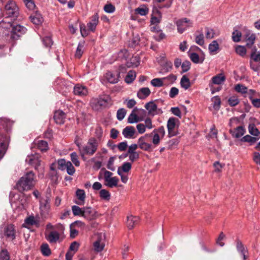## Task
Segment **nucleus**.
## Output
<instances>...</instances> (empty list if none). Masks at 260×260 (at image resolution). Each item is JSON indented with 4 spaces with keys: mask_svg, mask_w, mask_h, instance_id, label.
<instances>
[{
    "mask_svg": "<svg viewBox=\"0 0 260 260\" xmlns=\"http://www.w3.org/2000/svg\"><path fill=\"white\" fill-rule=\"evenodd\" d=\"M35 174L29 171L25 174L18 181L16 187L19 191H27L32 188L36 182Z\"/></svg>",
    "mask_w": 260,
    "mask_h": 260,
    "instance_id": "nucleus-1",
    "label": "nucleus"
},
{
    "mask_svg": "<svg viewBox=\"0 0 260 260\" xmlns=\"http://www.w3.org/2000/svg\"><path fill=\"white\" fill-rule=\"evenodd\" d=\"M19 14V9L15 2L9 1L5 7L4 12L0 13V19L5 16L6 18H11L15 19Z\"/></svg>",
    "mask_w": 260,
    "mask_h": 260,
    "instance_id": "nucleus-2",
    "label": "nucleus"
},
{
    "mask_svg": "<svg viewBox=\"0 0 260 260\" xmlns=\"http://www.w3.org/2000/svg\"><path fill=\"white\" fill-rule=\"evenodd\" d=\"M76 144L79 147L82 156L84 155H92L96 152L98 146L97 141L93 138L90 139L87 143L82 148L79 143H77Z\"/></svg>",
    "mask_w": 260,
    "mask_h": 260,
    "instance_id": "nucleus-3",
    "label": "nucleus"
},
{
    "mask_svg": "<svg viewBox=\"0 0 260 260\" xmlns=\"http://www.w3.org/2000/svg\"><path fill=\"white\" fill-rule=\"evenodd\" d=\"M111 98L108 95L100 96L98 98L93 99L90 105L94 110H99L106 108L110 103Z\"/></svg>",
    "mask_w": 260,
    "mask_h": 260,
    "instance_id": "nucleus-4",
    "label": "nucleus"
},
{
    "mask_svg": "<svg viewBox=\"0 0 260 260\" xmlns=\"http://www.w3.org/2000/svg\"><path fill=\"white\" fill-rule=\"evenodd\" d=\"M40 213L42 217L48 218L50 215V199L48 196L42 197L39 201Z\"/></svg>",
    "mask_w": 260,
    "mask_h": 260,
    "instance_id": "nucleus-5",
    "label": "nucleus"
},
{
    "mask_svg": "<svg viewBox=\"0 0 260 260\" xmlns=\"http://www.w3.org/2000/svg\"><path fill=\"white\" fill-rule=\"evenodd\" d=\"M166 134L165 128L163 126L154 129L151 135L152 136V144L153 147H156L159 145L160 140L162 139Z\"/></svg>",
    "mask_w": 260,
    "mask_h": 260,
    "instance_id": "nucleus-6",
    "label": "nucleus"
},
{
    "mask_svg": "<svg viewBox=\"0 0 260 260\" xmlns=\"http://www.w3.org/2000/svg\"><path fill=\"white\" fill-rule=\"evenodd\" d=\"M58 169L61 171L66 170L70 175H73L75 172V169L70 161H67L64 159H59L57 160Z\"/></svg>",
    "mask_w": 260,
    "mask_h": 260,
    "instance_id": "nucleus-7",
    "label": "nucleus"
},
{
    "mask_svg": "<svg viewBox=\"0 0 260 260\" xmlns=\"http://www.w3.org/2000/svg\"><path fill=\"white\" fill-rule=\"evenodd\" d=\"M145 108L148 111V114L151 116H154L155 115L160 114L162 113L161 109L157 108V106L154 101H150L146 103L145 105Z\"/></svg>",
    "mask_w": 260,
    "mask_h": 260,
    "instance_id": "nucleus-8",
    "label": "nucleus"
},
{
    "mask_svg": "<svg viewBox=\"0 0 260 260\" xmlns=\"http://www.w3.org/2000/svg\"><path fill=\"white\" fill-rule=\"evenodd\" d=\"M112 173L111 172L105 171L104 172V180L105 185L110 188L116 186L118 182V179L116 177H112Z\"/></svg>",
    "mask_w": 260,
    "mask_h": 260,
    "instance_id": "nucleus-9",
    "label": "nucleus"
},
{
    "mask_svg": "<svg viewBox=\"0 0 260 260\" xmlns=\"http://www.w3.org/2000/svg\"><path fill=\"white\" fill-rule=\"evenodd\" d=\"M178 31L180 34L183 33L185 30L191 26V22L187 18H182L177 20L176 22Z\"/></svg>",
    "mask_w": 260,
    "mask_h": 260,
    "instance_id": "nucleus-10",
    "label": "nucleus"
},
{
    "mask_svg": "<svg viewBox=\"0 0 260 260\" xmlns=\"http://www.w3.org/2000/svg\"><path fill=\"white\" fill-rule=\"evenodd\" d=\"M46 240L50 243L54 244L60 242L63 238L61 235L56 231H51L46 236Z\"/></svg>",
    "mask_w": 260,
    "mask_h": 260,
    "instance_id": "nucleus-11",
    "label": "nucleus"
},
{
    "mask_svg": "<svg viewBox=\"0 0 260 260\" xmlns=\"http://www.w3.org/2000/svg\"><path fill=\"white\" fill-rule=\"evenodd\" d=\"M147 135L141 137L138 140V147L140 149L147 151H150L153 148V145L151 143H147L146 141V138Z\"/></svg>",
    "mask_w": 260,
    "mask_h": 260,
    "instance_id": "nucleus-12",
    "label": "nucleus"
},
{
    "mask_svg": "<svg viewBox=\"0 0 260 260\" xmlns=\"http://www.w3.org/2000/svg\"><path fill=\"white\" fill-rule=\"evenodd\" d=\"M25 161L28 164L34 166L35 169H37V166H39L41 164L40 155L37 153L28 155L25 159Z\"/></svg>",
    "mask_w": 260,
    "mask_h": 260,
    "instance_id": "nucleus-13",
    "label": "nucleus"
},
{
    "mask_svg": "<svg viewBox=\"0 0 260 260\" xmlns=\"http://www.w3.org/2000/svg\"><path fill=\"white\" fill-rule=\"evenodd\" d=\"M98 239L93 243L94 249L97 252L102 251L105 246L104 240L105 238L104 233H100L98 235Z\"/></svg>",
    "mask_w": 260,
    "mask_h": 260,
    "instance_id": "nucleus-14",
    "label": "nucleus"
},
{
    "mask_svg": "<svg viewBox=\"0 0 260 260\" xmlns=\"http://www.w3.org/2000/svg\"><path fill=\"white\" fill-rule=\"evenodd\" d=\"M26 28L22 25H16L13 26L11 30V37L17 39L19 36L24 34L26 31Z\"/></svg>",
    "mask_w": 260,
    "mask_h": 260,
    "instance_id": "nucleus-15",
    "label": "nucleus"
},
{
    "mask_svg": "<svg viewBox=\"0 0 260 260\" xmlns=\"http://www.w3.org/2000/svg\"><path fill=\"white\" fill-rule=\"evenodd\" d=\"M83 211L82 217L88 220H93L97 217L96 212L91 207H84Z\"/></svg>",
    "mask_w": 260,
    "mask_h": 260,
    "instance_id": "nucleus-16",
    "label": "nucleus"
},
{
    "mask_svg": "<svg viewBox=\"0 0 260 260\" xmlns=\"http://www.w3.org/2000/svg\"><path fill=\"white\" fill-rule=\"evenodd\" d=\"M162 15L160 11L156 8L153 7L152 9L151 23L153 25H157L160 22Z\"/></svg>",
    "mask_w": 260,
    "mask_h": 260,
    "instance_id": "nucleus-17",
    "label": "nucleus"
},
{
    "mask_svg": "<svg viewBox=\"0 0 260 260\" xmlns=\"http://www.w3.org/2000/svg\"><path fill=\"white\" fill-rule=\"evenodd\" d=\"M12 24L10 22L2 20L0 22V36H4L9 34L11 32Z\"/></svg>",
    "mask_w": 260,
    "mask_h": 260,
    "instance_id": "nucleus-18",
    "label": "nucleus"
},
{
    "mask_svg": "<svg viewBox=\"0 0 260 260\" xmlns=\"http://www.w3.org/2000/svg\"><path fill=\"white\" fill-rule=\"evenodd\" d=\"M73 92L76 95L84 96L88 94V90L86 86L77 84L75 85Z\"/></svg>",
    "mask_w": 260,
    "mask_h": 260,
    "instance_id": "nucleus-19",
    "label": "nucleus"
},
{
    "mask_svg": "<svg viewBox=\"0 0 260 260\" xmlns=\"http://www.w3.org/2000/svg\"><path fill=\"white\" fill-rule=\"evenodd\" d=\"M176 120V119L174 117H171L168 120L167 128L168 131V136L169 137H172L177 135V133L175 131Z\"/></svg>",
    "mask_w": 260,
    "mask_h": 260,
    "instance_id": "nucleus-20",
    "label": "nucleus"
},
{
    "mask_svg": "<svg viewBox=\"0 0 260 260\" xmlns=\"http://www.w3.org/2000/svg\"><path fill=\"white\" fill-rule=\"evenodd\" d=\"M122 135L126 139L135 138V135L136 131L135 127L133 126H127L122 130Z\"/></svg>",
    "mask_w": 260,
    "mask_h": 260,
    "instance_id": "nucleus-21",
    "label": "nucleus"
},
{
    "mask_svg": "<svg viewBox=\"0 0 260 260\" xmlns=\"http://www.w3.org/2000/svg\"><path fill=\"white\" fill-rule=\"evenodd\" d=\"M76 196L78 200L75 203L78 205H83L85 203L86 194L83 189H78L76 191Z\"/></svg>",
    "mask_w": 260,
    "mask_h": 260,
    "instance_id": "nucleus-22",
    "label": "nucleus"
},
{
    "mask_svg": "<svg viewBox=\"0 0 260 260\" xmlns=\"http://www.w3.org/2000/svg\"><path fill=\"white\" fill-rule=\"evenodd\" d=\"M246 133V129L243 126H239L235 128L234 130H230V133L233 137L235 138H241Z\"/></svg>",
    "mask_w": 260,
    "mask_h": 260,
    "instance_id": "nucleus-23",
    "label": "nucleus"
},
{
    "mask_svg": "<svg viewBox=\"0 0 260 260\" xmlns=\"http://www.w3.org/2000/svg\"><path fill=\"white\" fill-rule=\"evenodd\" d=\"M138 108L137 107L135 108L128 116L127 118V122L128 123H136L142 120V119L137 115L136 112Z\"/></svg>",
    "mask_w": 260,
    "mask_h": 260,
    "instance_id": "nucleus-24",
    "label": "nucleus"
},
{
    "mask_svg": "<svg viewBox=\"0 0 260 260\" xmlns=\"http://www.w3.org/2000/svg\"><path fill=\"white\" fill-rule=\"evenodd\" d=\"M246 31L245 34V39L246 40L247 43L246 46L248 47L251 46L253 44L255 40V36L254 34L252 33L250 30L246 28H244Z\"/></svg>",
    "mask_w": 260,
    "mask_h": 260,
    "instance_id": "nucleus-25",
    "label": "nucleus"
},
{
    "mask_svg": "<svg viewBox=\"0 0 260 260\" xmlns=\"http://www.w3.org/2000/svg\"><path fill=\"white\" fill-rule=\"evenodd\" d=\"M34 145L42 152L46 151L49 148L48 143L42 140H35L34 142Z\"/></svg>",
    "mask_w": 260,
    "mask_h": 260,
    "instance_id": "nucleus-26",
    "label": "nucleus"
},
{
    "mask_svg": "<svg viewBox=\"0 0 260 260\" xmlns=\"http://www.w3.org/2000/svg\"><path fill=\"white\" fill-rule=\"evenodd\" d=\"M139 221V217L138 216H134L133 215L128 216L127 217L126 224L127 228L131 230L134 228Z\"/></svg>",
    "mask_w": 260,
    "mask_h": 260,
    "instance_id": "nucleus-27",
    "label": "nucleus"
},
{
    "mask_svg": "<svg viewBox=\"0 0 260 260\" xmlns=\"http://www.w3.org/2000/svg\"><path fill=\"white\" fill-rule=\"evenodd\" d=\"M5 235L9 239L13 240L15 238V230L13 225L10 224L5 229Z\"/></svg>",
    "mask_w": 260,
    "mask_h": 260,
    "instance_id": "nucleus-28",
    "label": "nucleus"
},
{
    "mask_svg": "<svg viewBox=\"0 0 260 260\" xmlns=\"http://www.w3.org/2000/svg\"><path fill=\"white\" fill-rule=\"evenodd\" d=\"M65 117V113L61 110L56 111L54 113V119L55 122L57 124H60L63 123Z\"/></svg>",
    "mask_w": 260,
    "mask_h": 260,
    "instance_id": "nucleus-29",
    "label": "nucleus"
},
{
    "mask_svg": "<svg viewBox=\"0 0 260 260\" xmlns=\"http://www.w3.org/2000/svg\"><path fill=\"white\" fill-rule=\"evenodd\" d=\"M99 22V16L98 14H95L91 18V20L87 23L88 29L93 32L96 28V25Z\"/></svg>",
    "mask_w": 260,
    "mask_h": 260,
    "instance_id": "nucleus-30",
    "label": "nucleus"
},
{
    "mask_svg": "<svg viewBox=\"0 0 260 260\" xmlns=\"http://www.w3.org/2000/svg\"><path fill=\"white\" fill-rule=\"evenodd\" d=\"M106 78L109 83L115 84L119 81V74L108 72L106 74Z\"/></svg>",
    "mask_w": 260,
    "mask_h": 260,
    "instance_id": "nucleus-31",
    "label": "nucleus"
},
{
    "mask_svg": "<svg viewBox=\"0 0 260 260\" xmlns=\"http://www.w3.org/2000/svg\"><path fill=\"white\" fill-rule=\"evenodd\" d=\"M151 91L148 87L140 88L137 92V96L141 100H144L150 94Z\"/></svg>",
    "mask_w": 260,
    "mask_h": 260,
    "instance_id": "nucleus-32",
    "label": "nucleus"
},
{
    "mask_svg": "<svg viewBox=\"0 0 260 260\" xmlns=\"http://www.w3.org/2000/svg\"><path fill=\"white\" fill-rule=\"evenodd\" d=\"M225 80V77L222 74H219L212 78V82L210 84L220 85L223 83Z\"/></svg>",
    "mask_w": 260,
    "mask_h": 260,
    "instance_id": "nucleus-33",
    "label": "nucleus"
},
{
    "mask_svg": "<svg viewBox=\"0 0 260 260\" xmlns=\"http://www.w3.org/2000/svg\"><path fill=\"white\" fill-rule=\"evenodd\" d=\"M31 21L35 25H40L43 22V18L40 13H36L30 15Z\"/></svg>",
    "mask_w": 260,
    "mask_h": 260,
    "instance_id": "nucleus-34",
    "label": "nucleus"
},
{
    "mask_svg": "<svg viewBox=\"0 0 260 260\" xmlns=\"http://www.w3.org/2000/svg\"><path fill=\"white\" fill-rule=\"evenodd\" d=\"M219 49V46L217 40H214L209 44L208 49L211 54H215Z\"/></svg>",
    "mask_w": 260,
    "mask_h": 260,
    "instance_id": "nucleus-35",
    "label": "nucleus"
},
{
    "mask_svg": "<svg viewBox=\"0 0 260 260\" xmlns=\"http://www.w3.org/2000/svg\"><path fill=\"white\" fill-rule=\"evenodd\" d=\"M188 55L191 60L194 63H201L204 61V58H200L196 53L189 52Z\"/></svg>",
    "mask_w": 260,
    "mask_h": 260,
    "instance_id": "nucleus-36",
    "label": "nucleus"
},
{
    "mask_svg": "<svg viewBox=\"0 0 260 260\" xmlns=\"http://www.w3.org/2000/svg\"><path fill=\"white\" fill-rule=\"evenodd\" d=\"M248 130L249 133L251 136L258 137L260 135V132L253 123H250L248 124Z\"/></svg>",
    "mask_w": 260,
    "mask_h": 260,
    "instance_id": "nucleus-37",
    "label": "nucleus"
},
{
    "mask_svg": "<svg viewBox=\"0 0 260 260\" xmlns=\"http://www.w3.org/2000/svg\"><path fill=\"white\" fill-rule=\"evenodd\" d=\"M257 140V139L256 138L252 137L249 135H246L242 137L240 139L241 142H247L250 145H252L253 144H254Z\"/></svg>",
    "mask_w": 260,
    "mask_h": 260,
    "instance_id": "nucleus-38",
    "label": "nucleus"
},
{
    "mask_svg": "<svg viewBox=\"0 0 260 260\" xmlns=\"http://www.w3.org/2000/svg\"><path fill=\"white\" fill-rule=\"evenodd\" d=\"M135 13L141 16H146L148 14L149 8L146 5H142L135 10Z\"/></svg>",
    "mask_w": 260,
    "mask_h": 260,
    "instance_id": "nucleus-39",
    "label": "nucleus"
},
{
    "mask_svg": "<svg viewBox=\"0 0 260 260\" xmlns=\"http://www.w3.org/2000/svg\"><path fill=\"white\" fill-rule=\"evenodd\" d=\"M84 42L79 43L75 54L76 58H80L82 56L84 50Z\"/></svg>",
    "mask_w": 260,
    "mask_h": 260,
    "instance_id": "nucleus-40",
    "label": "nucleus"
},
{
    "mask_svg": "<svg viewBox=\"0 0 260 260\" xmlns=\"http://www.w3.org/2000/svg\"><path fill=\"white\" fill-rule=\"evenodd\" d=\"M250 58L255 62H260V51H257L255 47L252 49Z\"/></svg>",
    "mask_w": 260,
    "mask_h": 260,
    "instance_id": "nucleus-41",
    "label": "nucleus"
},
{
    "mask_svg": "<svg viewBox=\"0 0 260 260\" xmlns=\"http://www.w3.org/2000/svg\"><path fill=\"white\" fill-rule=\"evenodd\" d=\"M181 87L184 89H187L190 86V82L188 77L185 75L183 76L180 80Z\"/></svg>",
    "mask_w": 260,
    "mask_h": 260,
    "instance_id": "nucleus-42",
    "label": "nucleus"
},
{
    "mask_svg": "<svg viewBox=\"0 0 260 260\" xmlns=\"http://www.w3.org/2000/svg\"><path fill=\"white\" fill-rule=\"evenodd\" d=\"M162 78L164 82L165 86H168L169 85L173 84L176 80V76L173 74H170L168 76L164 77Z\"/></svg>",
    "mask_w": 260,
    "mask_h": 260,
    "instance_id": "nucleus-43",
    "label": "nucleus"
},
{
    "mask_svg": "<svg viewBox=\"0 0 260 260\" xmlns=\"http://www.w3.org/2000/svg\"><path fill=\"white\" fill-rule=\"evenodd\" d=\"M38 220L36 217L33 215H30L24 220V224L27 225H34L38 224Z\"/></svg>",
    "mask_w": 260,
    "mask_h": 260,
    "instance_id": "nucleus-44",
    "label": "nucleus"
},
{
    "mask_svg": "<svg viewBox=\"0 0 260 260\" xmlns=\"http://www.w3.org/2000/svg\"><path fill=\"white\" fill-rule=\"evenodd\" d=\"M213 103V107L215 110H218L220 108L221 100L219 96H215L211 99Z\"/></svg>",
    "mask_w": 260,
    "mask_h": 260,
    "instance_id": "nucleus-45",
    "label": "nucleus"
},
{
    "mask_svg": "<svg viewBox=\"0 0 260 260\" xmlns=\"http://www.w3.org/2000/svg\"><path fill=\"white\" fill-rule=\"evenodd\" d=\"M136 77V72L134 71H130L128 72L127 75L125 77V81L127 83H131L135 79Z\"/></svg>",
    "mask_w": 260,
    "mask_h": 260,
    "instance_id": "nucleus-46",
    "label": "nucleus"
},
{
    "mask_svg": "<svg viewBox=\"0 0 260 260\" xmlns=\"http://www.w3.org/2000/svg\"><path fill=\"white\" fill-rule=\"evenodd\" d=\"M151 84L154 87H160L164 85L163 78H154L151 81Z\"/></svg>",
    "mask_w": 260,
    "mask_h": 260,
    "instance_id": "nucleus-47",
    "label": "nucleus"
},
{
    "mask_svg": "<svg viewBox=\"0 0 260 260\" xmlns=\"http://www.w3.org/2000/svg\"><path fill=\"white\" fill-rule=\"evenodd\" d=\"M41 250L44 256H49L51 254V250L49 245L47 243L43 244L41 246Z\"/></svg>",
    "mask_w": 260,
    "mask_h": 260,
    "instance_id": "nucleus-48",
    "label": "nucleus"
},
{
    "mask_svg": "<svg viewBox=\"0 0 260 260\" xmlns=\"http://www.w3.org/2000/svg\"><path fill=\"white\" fill-rule=\"evenodd\" d=\"M111 148L114 149L115 148L117 147L118 149L121 151H123L126 150L127 147V143L126 141H124L119 143L117 145H111Z\"/></svg>",
    "mask_w": 260,
    "mask_h": 260,
    "instance_id": "nucleus-49",
    "label": "nucleus"
},
{
    "mask_svg": "<svg viewBox=\"0 0 260 260\" xmlns=\"http://www.w3.org/2000/svg\"><path fill=\"white\" fill-rule=\"evenodd\" d=\"M72 210L74 215L82 216L83 208H81L78 206L74 205L72 207Z\"/></svg>",
    "mask_w": 260,
    "mask_h": 260,
    "instance_id": "nucleus-50",
    "label": "nucleus"
},
{
    "mask_svg": "<svg viewBox=\"0 0 260 260\" xmlns=\"http://www.w3.org/2000/svg\"><path fill=\"white\" fill-rule=\"evenodd\" d=\"M71 159L73 163L76 166L79 167L80 166V162L79 160L78 156L76 152H73L70 154Z\"/></svg>",
    "mask_w": 260,
    "mask_h": 260,
    "instance_id": "nucleus-51",
    "label": "nucleus"
},
{
    "mask_svg": "<svg viewBox=\"0 0 260 260\" xmlns=\"http://www.w3.org/2000/svg\"><path fill=\"white\" fill-rule=\"evenodd\" d=\"M132 168V164L128 162H124L120 168H119L121 172L122 173H127Z\"/></svg>",
    "mask_w": 260,
    "mask_h": 260,
    "instance_id": "nucleus-52",
    "label": "nucleus"
},
{
    "mask_svg": "<svg viewBox=\"0 0 260 260\" xmlns=\"http://www.w3.org/2000/svg\"><path fill=\"white\" fill-rule=\"evenodd\" d=\"M241 32L239 30L235 29L232 33V40L235 42H239L241 38Z\"/></svg>",
    "mask_w": 260,
    "mask_h": 260,
    "instance_id": "nucleus-53",
    "label": "nucleus"
},
{
    "mask_svg": "<svg viewBox=\"0 0 260 260\" xmlns=\"http://www.w3.org/2000/svg\"><path fill=\"white\" fill-rule=\"evenodd\" d=\"M229 104L234 107L237 105L239 103V100L237 96L232 95L230 96L228 100Z\"/></svg>",
    "mask_w": 260,
    "mask_h": 260,
    "instance_id": "nucleus-54",
    "label": "nucleus"
},
{
    "mask_svg": "<svg viewBox=\"0 0 260 260\" xmlns=\"http://www.w3.org/2000/svg\"><path fill=\"white\" fill-rule=\"evenodd\" d=\"M235 89L237 92L243 94L247 92V88L243 85L240 84H237L235 86Z\"/></svg>",
    "mask_w": 260,
    "mask_h": 260,
    "instance_id": "nucleus-55",
    "label": "nucleus"
},
{
    "mask_svg": "<svg viewBox=\"0 0 260 260\" xmlns=\"http://www.w3.org/2000/svg\"><path fill=\"white\" fill-rule=\"evenodd\" d=\"M236 52L239 55L243 56L246 54V50L245 48L241 45L237 46L235 48Z\"/></svg>",
    "mask_w": 260,
    "mask_h": 260,
    "instance_id": "nucleus-56",
    "label": "nucleus"
},
{
    "mask_svg": "<svg viewBox=\"0 0 260 260\" xmlns=\"http://www.w3.org/2000/svg\"><path fill=\"white\" fill-rule=\"evenodd\" d=\"M100 197L104 200L108 201L110 198V194L108 191L106 189H101L100 191Z\"/></svg>",
    "mask_w": 260,
    "mask_h": 260,
    "instance_id": "nucleus-57",
    "label": "nucleus"
},
{
    "mask_svg": "<svg viewBox=\"0 0 260 260\" xmlns=\"http://www.w3.org/2000/svg\"><path fill=\"white\" fill-rule=\"evenodd\" d=\"M126 110L124 108H121L118 110L117 112V118L119 120H122L126 115Z\"/></svg>",
    "mask_w": 260,
    "mask_h": 260,
    "instance_id": "nucleus-58",
    "label": "nucleus"
},
{
    "mask_svg": "<svg viewBox=\"0 0 260 260\" xmlns=\"http://www.w3.org/2000/svg\"><path fill=\"white\" fill-rule=\"evenodd\" d=\"M205 36L207 39H211L215 36V32L213 29L206 28Z\"/></svg>",
    "mask_w": 260,
    "mask_h": 260,
    "instance_id": "nucleus-59",
    "label": "nucleus"
},
{
    "mask_svg": "<svg viewBox=\"0 0 260 260\" xmlns=\"http://www.w3.org/2000/svg\"><path fill=\"white\" fill-rule=\"evenodd\" d=\"M195 42L200 46L204 45L205 43L204 35L200 34L199 35H197L195 38Z\"/></svg>",
    "mask_w": 260,
    "mask_h": 260,
    "instance_id": "nucleus-60",
    "label": "nucleus"
},
{
    "mask_svg": "<svg viewBox=\"0 0 260 260\" xmlns=\"http://www.w3.org/2000/svg\"><path fill=\"white\" fill-rule=\"evenodd\" d=\"M80 29L81 36L83 37H87L89 34V30L86 28V26L84 24H81L80 25Z\"/></svg>",
    "mask_w": 260,
    "mask_h": 260,
    "instance_id": "nucleus-61",
    "label": "nucleus"
},
{
    "mask_svg": "<svg viewBox=\"0 0 260 260\" xmlns=\"http://www.w3.org/2000/svg\"><path fill=\"white\" fill-rule=\"evenodd\" d=\"M10 255L6 250H2L0 252V260H9Z\"/></svg>",
    "mask_w": 260,
    "mask_h": 260,
    "instance_id": "nucleus-62",
    "label": "nucleus"
},
{
    "mask_svg": "<svg viewBox=\"0 0 260 260\" xmlns=\"http://www.w3.org/2000/svg\"><path fill=\"white\" fill-rule=\"evenodd\" d=\"M104 11L108 13H112L115 10V7L111 4L106 5L104 7Z\"/></svg>",
    "mask_w": 260,
    "mask_h": 260,
    "instance_id": "nucleus-63",
    "label": "nucleus"
},
{
    "mask_svg": "<svg viewBox=\"0 0 260 260\" xmlns=\"http://www.w3.org/2000/svg\"><path fill=\"white\" fill-rule=\"evenodd\" d=\"M249 99L250 100L253 106L256 108H260V98L259 99H254L252 97L251 95L249 96Z\"/></svg>",
    "mask_w": 260,
    "mask_h": 260,
    "instance_id": "nucleus-64",
    "label": "nucleus"
}]
</instances>
